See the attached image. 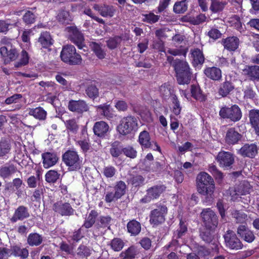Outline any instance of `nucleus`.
<instances>
[{"mask_svg": "<svg viewBox=\"0 0 259 259\" xmlns=\"http://www.w3.org/2000/svg\"><path fill=\"white\" fill-rule=\"evenodd\" d=\"M198 192L206 196L207 201H212L213 198L214 184L213 179L205 172L199 173L196 178Z\"/></svg>", "mask_w": 259, "mask_h": 259, "instance_id": "f257e3e1", "label": "nucleus"}, {"mask_svg": "<svg viewBox=\"0 0 259 259\" xmlns=\"http://www.w3.org/2000/svg\"><path fill=\"white\" fill-rule=\"evenodd\" d=\"M172 67L176 73L178 82L180 84H188L190 80V72L188 63L176 59Z\"/></svg>", "mask_w": 259, "mask_h": 259, "instance_id": "f03ea898", "label": "nucleus"}, {"mask_svg": "<svg viewBox=\"0 0 259 259\" xmlns=\"http://www.w3.org/2000/svg\"><path fill=\"white\" fill-rule=\"evenodd\" d=\"M60 57L64 62L71 65H79L82 62L81 56L76 53L75 48L71 45L63 47Z\"/></svg>", "mask_w": 259, "mask_h": 259, "instance_id": "7ed1b4c3", "label": "nucleus"}, {"mask_svg": "<svg viewBox=\"0 0 259 259\" xmlns=\"http://www.w3.org/2000/svg\"><path fill=\"white\" fill-rule=\"evenodd\" d=\"M62 160L69 171L78 170L82 165V159L77 152L73 150H67L62 155Z\"/></svg>", "mask_w": 259, "mask_h": 259, "instance_id": "20e7f679", "label": "nucleus"}, {"mask_svg": "<svg viewBox=\"0 0 259 259\" xmlns=\"http://www.w3.org/2000/svg\"><path fill=\"white\" fill-rule=\"evenodd\" d=\"M138 120L133 116H128L123 117L117 126V130L119 134L122 135H127L133 131H136L138 128Z\"/></svg>", "mask_w": 259, "mask_h": 259, "instance_id": "39448f33", "label": "nucleus"}, {"mask_svg": "<svg viewBox=\"0 0 259 259\" xmlns=\"http://www.w3.org/2000/svg\"><path fill=\"white\" fill-rule=\"evenodd\" d=\"M167 212V208L165 205L163 203L157 204L156 208L150 212V223L154 226H158L164 223Z\"/></svg>", "mask_w": 259, "mask_h": 259, "instance_id": "423d86ee", "label": "nucleus"}, {"mask_svg": "<svg viewBox=\"0 0 259 259\" xmlns=\"http://www.w3.org/2000/svg\"><path fill=\"white\" fill-rule=\"evenodd\" d=\"M219 115L223 118H228L236 122L241 119L242 112L238 105H234L231 107H222L219 112Z\"/></svg>", "mask_w": 259, "mask_h": 259, "instance_id": "0eeeda50", "label": "nucleus"}, {"mask_svg": "<svg viewBox=\"0 0 259 259\" xmlns=\"http://www.w3.org/2000/svg\"><path fill=\"white\" fill-rule=\"evenodd\" d=\"M223 237L225 245L228 248L237 250L243 248V245L242 242L232 230L227 231L223 235Z\"/></svg>", "mask_w": 259, "mask_h": 259, "instance_id": "6e6552de", "label": "nucleus"}, {"mask_svg": "<svg viewBox=\"0 0 259 259\" xmlns=\"http://www.w3.org/2000/svg\"><path fill=\"white\" fill-rule=\"evenodd\" d=\"M138 141L143 149H151L161 152L160 146L156 141L151 140L150 134L147 131L140 133Z\"/></svg>", "mask_w": 259, "mask_h": 259, "instance_id": "1a4fd4ad", "label": "nucleus"}, {"mask_svg": "<svg viewBox=\"0 0 259 259\" xmlns=\"http://www.w3.org/2000/svg\"><path fill=\"white\" fill-rule=\"evenodd\" d=\"M69 39L81 49L85 46L84 39L83 34L75 26H70L66 28Z\"/></svg>", "mask_w": 259, "mask_h": 259, "instance_id": "9d476101", "label": "nucleus"}, {"mask_svg": "<svg viewBox=\"0 0 259 259\" xmlns=\"http://www.w3.org/2000/svg\"><path fill=\"white\" fill-rule=\"evenodd\" d=\"M201 217L206 228L215 229L217 227L218 217L210 208L203 209L201 213Z\"/></svg>", "mask_w": 259, "mask_h": 259, "instance_id": "9b49d317", "label": "nucleus"}, {"mask_svg": "<svg viewBox=\"0 0 259 259\" xmlns=\"http://www.w3.org/2000/svg\"><path fill=\"white\" fill-rule=\"evenodd\" d=\"M166 187L162 185H156L148 189L146 195L140 200L143 203L150 202L152 200L157 199L165 191Z\"/></svg>", "mask_w": 259, "mask_h": 259, "instance_id": "f8f14e48", "label": "nucleus"}, {"mask_svg": "<svg viewBox=\"0 0 259 259\" xmlns=\"http://www.w3.org/2000/svg\"><path fill=\"white\" fill-rule=\"evenodd\" d=\"M237 153L243 157L252 158L258 153V146L255 143H245L238 150Z\"/></svg>", "mask_w": 259, "mask_h": 259, "instance_id": "ddd939ff", "label": "nucleus"}, {"mask_svg": "<svg viewBox=\"0 0 259 259\" xmlns=\"http://www.w3.org/2000/svg\"><path fill=\"white\" fill-rule=\"evenodd\" d=\"M251 190V186L247 181H242L236 185L235 187L230 190V195L232 199L235 200L237 197L236 196H240L246 195L250 193Z\"/></svg>", "mask_w": 259, "mask_h": 259, "instance_id": "4468645a", "label": "nucleus"}, {"mask_svg": "<svg viewBox=\"0 0 259 259\" xmlns=\"http://www.w3.org/2000/svg\"><path fill=\"white\" fill-rule=\"evenodd\" d=\"M214 229V228L205 227L200 232V236L201 238L206 243L217 245L218 238Z\"/></svg>", "mask_w": 259, "mask_h": 259, "instance_id": "2eb2a0df", "label": "nucleus"}, {"mask_svg": "<svg viewBox=\"0 0 259 259\" xmlns=\"http://www.w3.org/2000/svg\"><path fill=\"white\" fill-rule=\"evenodd\" d=\"M216 159L220 165L224 167H230L234 162L233 154L224 151H221L218 153Z\"/></svg>", "mask_w": 259, "mask_h": 259, "instance_id": "dca6fc26", "label": "nucleus"}, {"mask_svg": "<svg viewBox=\"0 0 259 259\" xmlns=\"http://www.w3.org/2000/svg\"><path fill=\"white\" fill-rule=\"evenodd\" d=\"M54 210L61 215L69 216L73 214L74 210L71 205L67 202L59 201L53 205Z\"/></svg>", "mask_w": 259, "mask_h": 259, "instance_id": "f3484780", "label": "nucleus"}, {"mask_svg": "<svg viewBox=\"0 0 259 259\" xmlns=\"http://www.w3.org/2000/svg\"><path fill=\"white\" fill-rule=\"evenodd\" d=\"M237 233L241 238L248 243L253 242L255 238L252 231L250 230L245 225H239L237 228Z\"/></svg>", "mask_w": 259, "mask_h": 259, "instance_id": "a211bd4d", "label": "nucleus"}, {"mask_svg": "<svg viewBox=\"0 0 259 259\" xmlns=\"http://www.w3.org/2000/svg\"><path fill=\"white\" fill-rule=\"evenodd\" d=\"M68 107L70 111L78 113H82L89 110L88 105L83 100H71L68 103Z\"/></svg>", "mask_w": 259, "mask_h": 259, "instance_id": "6ab92c4d", "label": "nucleus"}, {"mask_svg": "<svg viewBox=\"0 0 259 259\" xmlns=\"http://www.w3.org/2000/svg\"><path fill=\"white\" fill-rule=\"evenodd\" d=\"M242 137V135L234 128L231 127L227 130L225 140L228 145H235L241 140Z\"/></svg>", "mask_w": 259, "mask_h": 259, "instance_id": "aec40b11", "label": "nucleus"}, {"mask_svg": "<svg viewBox=\"0 0 259 259\" xmlns=\"http://www.w3.org/2000/svg\"><path fill=\"white\" fill-rule=\"evenodd\" d=\"M9 252L10 256L13 255L21 259H26L29 255V251L26 248L18 245L11 246Z\"/></svg>", "mask_w": 259, "mask_h": 259, "instance_id": "412c9836", "label": "nucleus"}, {"mask_svg": "<svg viewBox=\"0 0 259 259\" xmlns=\"http://www.w3.org/2000/svg\"><path fill=\"white\" fill-rule=\"evenodd\" d=\"M43 159V166L45 168H49L54 165L58 161L59 158L55 153L46 152L41 155Z\"/></svg>", "mask_w": 259, "mask_h": 259, "instance_id": "4be33fe9", "label": "nucleus"}, {"mask_svg": "<svg viewBox=\"0 0 259 259\" xmlns=\"http://www.w3.org/2000/svg\"><path fill=\"white\" fill-rule=\"evenodd\" d=\"M250 123L255 134L259 136V110L252 109L249 112Z\"/></svg>", "mask_w": 259, "mask_h": 259, "instance_id": "5701e85b", "label": "nucleus"}, {"mask_svg": "<svg viewBox=\"0 0 259 259\" xmlns=\"http://www.w3.org/2000/svg\"><path fill=\"white\" fill-rule=\"evenodd\" d=\"M108 130L109 125L103 121L96 122L93 127L94 134L99 137H104Z\"/></svg>", "mask_w": 259, "mask_h": 259, "instance_id": "b1692460", "label": "nucleus"}, {"mask_svg": "<svg viewBox=\"0 0 259 259\" xmlns=\"http://www.w3.org/2000/svg\"><path fill=\"white\" fill-rule=\"evenodd\" d=\"M222 44L224 48L229 51L236 50L239 46V40L236 36L228 37L222 40Z\"/></svg>", "mask_w": 259, "mask_h": 259, "instance_id": "393cba45", "label": "nucleus"}, {"mask_svg": "<svg viewBox=\"0 0 259 259\" xmlns=\"http://www.w3.org/2000/svg\"><path fill=\"white\" fill-rule=\"evenodd\" d=\"M97 111L102 115L110 119L113 118L115 115L110 105L104 104L96 107Z\"/></svg>", "mask_w": 259, "mask_h": 259, "instance_id": "a878e982", "label": "nucleus"}, {"mask_svg": "<svg viewBox=\"0 0 259 259\" xmlns=\"http://www.w3.org/2000/svg\"><path fill=\"white\" fill-rule=\"evenodd\" d=\"M29 217L28 208L24 206H19L15 211L11 221L16 222L18 220H23Z\"/></svg>", "mask_w": 259, "mask_h": 259, "instance_id": "bb28decb", "label": "nucleus"}, {"mask_svg": "<svg viewBox=\"0 0 259 259\" xmlns=\"http://www.w3.org/2000/svg\"><path fill=\"white\" fill-rule=\"evenodd\" d=\"M204 73L207 77L213 80H219L222 77L221 70L215 67L206 68Z\"/></svg>", "mask_w": 259, "mask_h": 259, "instance_id": "cd10ccee", "label": "nucleus"}, {"mask_svg": "<svg viewBox=\"0 0 259 259\" xmlns=\"http://www.w3.org/2000/svg\"><path fill=\"white\" fill-rule=\"evenodd\" d=\"M28 114L33 116L35 119L44 120L46 118L47 112L42 107H38L35 108H29Z\"/></svg>", "mask_w": 259, "mask_h": 259, "instance_id": "c85d7f7f", "label": "nucleus"}, {"mask_svg": "<svg viewBox=\"0 0 259 259\" xmlns=\"http://www.w3.org/2000/svg\"><path fill=\"white\" fill-rule=\"evenodd\" d=\"M0 53L3 57H7L10 61L15 60L18 57V53L16 49L11 47H2L0 48Z\"/></svg>", "mask_w": 259, "mask_h": 259, "instance_id": "c756f323", "label": "nucleus"}, {"mask_svg": "<svg viewBox=\"0 0 259 259\" xmlns=\"http://www.w3.org/2000/svg\"><path fill=\"white\" fill-rule=\"evenodd\" d=\"M14 164H6L0 168V177L4 179L8 178L17 171Z\"/></svg>", "mask_w": 259, "mask_h": 259, "instance_id": "7c9ffc66", "label": "nucleus"}, {"mask_svg": "<svg viewBox=\"0 0 259 259\" xmlns=\"http://www.w3.org/2000/svg\"><path fill=\"white\" fill-rule=\"evenodd\" d=\"M90 46L92 50L99 59H103L105 58L106 53L102 45L93 41L90 43Z\"/></svg>", "mask_w": 259, "mask_h": 259, "instance_id": "2f4dec72", "label": "nucleus"}, {"mask_svg": "<svg viewBox=\"0 0 259 259\" xmlns=\"http://www.w3.org/2000/svg\"><path fill=\"white\" fill-rule=\"evenodd\" d=\"M126 227L128 232L132 235L136 236L141 232V224L135 220L130 221Z\"/></svg>", "mask_w": 259, "mask_h": 259, "instance_id": "473e14b6", "label": "nucleus"}, {"mask_svg": "<svg viewBox=\"0 0 259 259\" xmlns=\"http://www.w3.org/2000/svg\"><path fill=\"white\" fill-rule=\"evenodd\" d=\"M139 253V250L137 247L131 246L125 251L121 252L120 256L123 259H133L137 257Z\"/></svg>", "mask_w": 259, "mask_h": 259, "instance_id": "72a5a7b5", "label": "nucleus"}, {"mask_svg": "<svg viewBox=\"0 0 259 259\" xmlns=\"http://www.w3.org/2000/svg\"><path fill=\"white\" fill-rule=\"evenodd\" d=\"M42 236L36 233H30L27 239V243L31 246H38L42 243Z\"/></svg>", "mask_w": 259, "mask_h": 259, "instance_id": "f704fd0d", "label": "nucleus"}, {"mask_svg": "<svg viewBox=\"0 0 259 259\" xmlns=\"http://www.w3.org/2000/svg\"><path fill=\"white\" fill-rule=\"evenodd\" d=\"M210 1L211 4L209 9L213 13H218L222 11L228 4V2L225 0Z\"/></svg>", "mask_w": 259, "mask_h": 259, "instance_id": "c9c22d12", "label": "nucleus"}, {"mask_svg": "<svg viewBox=\"0 0 259 259\" xmlns=\"http://www.w3.org/2000/svg\"><path fill=\"white\" fill-rule=\"evenodd\" d=\"M116 8L113 6L104 5L99 9L100 15L104 17H112L116 12Z\"/></svg>", "mask_w": 259, "mask_h": 259, "instance_id": "e433bc0d", "label": "nucleus"}, {"mask_svg": "<svg viewBox=\"0 0 259 259\" xmlns=\"http://www.w3.org/2000/svg\"><path fill=\"white\" fill-rule=\"evenodd\" d=\"M191 54L194 65L202 64L204 62V57L202 51L200 49H194L191 50Z\"/></svg>", "mask_w": 259, "mask_h": 259, "instance_id": "4c0bfd02", "label": "nucleus"}, {"mask_svg": "<svg viewBox=\"0 0 259 259\" xmlns=\"http://www.w3.org/2000/svg\"><path fill=\"white\" fill-rule=\"evenodd\" d=\"M12 149L11 143L7 140L0 141V158H3L10 153Z\"/></svg>", "mask_w": 259, "mask_h": 259, "instance_id": "58836bf2", "label": "nucleus"}, {"mask_svg": "<svg viewBox=\"0 0 259 259\" xmlns=\"http://www.w3.org/2000/svg\"><path fill=\"white\" fill-rule=\"evenodd\" d=\"M234 89L233 84L228 81L224 82L220 85L219 93L222 97L227 96Z\"/></svg>", "mask_w": 259, "mask_h": 259, "instance_id": "ea45409f", "label": "nucleus"}, {"mask_svg": "<svg viewBox=\"0 0 259 259\" xmlns=\"http://www.w3.org/2000/svg\"><path fill=\"white\" fill-rule=\"evenodd\" d=\"M191 92L192 96L195 99L200 102L205 101L206 100L205 96L202 93L200 87L197 85H191Z\"/></svg>", "mask_w": 259, "mask_h": 259, "instance_id": "a19ab883", "label": "nucleus"}, {"mask_svg": "<svg viewBox=\"0 0 259 259\" xmlns=\"http://www.w3.org/2000/svg\"><path fill=\"white\" fill-rule=\"evenodd\" d=\"M119 198H120L115 192L113 187H108L106 189L105 192V201L107 203H110L113 201H115Z\"/></svg>", "mask_w": 259, "mask_h": 259, "instance_id": "79ce46f5", "label": "nucleus"}, {"mask_svg": "<svg viewBox=\"0 0 259 259\" xmlns=\"http://www.w3.org/2000/svg\"><path fill=\"white\" fill-rule=\"evenodd\" d=\"M244 72L250 77L251 79L259 80V66H248L244 70Z\"/></svg>", "mask_w": 259, "mask_h": 259, "instance_id": "37998d69", "label": "nucleus"}, {"mask_svg": "<svg viewBox=\"0 0 259 259\" xmlns=\"http://www.w3.org/2000/svg\"><path fill=\"white\" fill-rule=\"evenodd\" d=\"M123 147L119 141H115L111 145L110 153L113 157H117L122 153Z\"/></svg>", "mask_w": 259, "mask_h": 259, "instance_id": "c03bdc74", "label": "nucleus"}, {"mask_svg": "<svg viewBox=\"0 0 259 259\" xmlns=\"http://www.w3.org/2000/svg\"><path fill=\"white\" fill-rule=\"evenodd\" d=\"M52 40L50 34L47 31L42 32L38 39L39 42L45 48H47L52 45Z\"/></svg>", "mask_w": 259, "mask_h": 259, "instance_id": "a18cd8bd", "label": "nucleus"}, {"mask_svg": "<svg viewBox=\"0 0 259 259\" xmlns=\"http://www.w3.org/2000/svg\"><path fill=\"white\" fill-rule=\"evenodd\" d=\"M188 0H180L177 2L174 6V11L177 14H182L185 12L188 9Z\"/></svg>", "mask_w": 259, "mask_h": 259, "instance_id": "49530a36", "label": "nucleus"}, {"mask_svg": "<svg viewBox=\"0 0 259 259\" xmlns=\"http://www.w3.org/2000/svg\"><path fill=\"white\" fill-rule=\"evenodd\" d=\"M231 22L232 23V26L240 32L242 33L245 31V26L242 24L240 18L238 16H233L231 18Z\"/></svg>", "mask_w": 259, "mask_h": 259, "instance_id": "de8ad7c7", "label": "nucleus"}, {"mask_svg": "<svg viewBox=\"0 0 259 259\" xmlns=\"http://www.w3.org/2000/svg\"><path fill=\"white\" fill-rule=\"evenodd\" d=\"M122 41L121 37L119 36H115L110 37L106 41L107 47L111 50L116 49L121 43Z\"/></svg>", "mask_w": 259, "mask_h": 259, "instance_id": "09e8293b", "label": "nucleus"}, {"mask_svg": "<svg viewBox=\"0 0 259 259\" xmlns=\"http://www.w3.org/2000/svg\"><path fill=\"white\" fill-rule=\"evenodd\" d=\"M66 128L69 132L76 134L78 131L79 126L75 119H70L65 122Z\"/></svg>", "mask_w": 259, "mask_h": 259, "instance_id": "8fccbe9b", "label": "nucleus"}, {"mask_svg": "<svg viewBox=\"0 0 259 259\" xmlns=\"http://www.w3.org/2000/svg\"><path fill=\"white\" fill-rule=\"evenodd\" d=\"M170 100L173 104V113L176 115H179L181 111V107L180 106V102L178 100L177 97L175 94H171L170 96Z\"/></svg>", "mask_w": 259, "mask_h": 259, "instance_id": "3c124183", "label": "nucleus"}, {"mask_svg": "<svg viewBox=\"0 0 259 259\" xmlns=\"http://www.w3.org/2000/svg\"><path fill=\"white\" fill-rule=\"evenodd\" d=\"M60 175L57 171L50 170L45 175L46 180L49 183H54L59 179Z\"/></svg>", "mask_w": 259, "mask_h": 259, "instance_id": "603ef678", "label": "nucleus"}, {"mask_svg": "<svg viewBox=\"0 0 259 259\" xmlns=\"http://www.w3.org/2000/svg\"><path fill=\"white\" fill-rule=\"evenodd\" d=\"M97 215L98 213L97 211L95 210H92L89 214L82 227H84L86 228H91L95 223Z\"/></svg>", "mask_w": 259, "mask_h": 259, "instance_id": "864d4df0", "label": "nucleus"}, {"mask_svg": "<svg viewBox=\"0 0 259 259\" xmlns=\"http://www.w3.org/2000/svg\"><path fill=\"white\" fill-rule=\"evenodd\" d=\"M126 188L125 183L123 181H119L116 183L113 189L118 196L121 198L125 194Z\"/></svg>", "mask_w": 259, "mask_h": 259, "instance_id": "5fc2aeb1", "label": "nucleus"}, {"mask_svg": "<svg viewBox=\"0 0 259 259\" xmlns=\"http://www.w3.org/2000/svg\"><path fill=\"white\" fill-rule=\"evenodd\" d=\"M57 18L62 24L68 23L71 21L69 12L64 10H61L59 12Z\"/></svg>", "mask_w": 259, "mask_h": 259, "instance_id": "6e6d98bb", "label": "nucleus"}, {"mask_svg": "<svg viewBox=\"0 0 259 259\" xmlns=\"http://www.w3.org/2000/svg\"><path fill=\"white\" fill-rule=\"evenodd\" d=\"M110 246L113 250L119 251L123 248L124 242L121 239L115 238L111 241Z\"/></svg>", "mask_w": 259, "mask_h": 259, "instance_id": "4d7b16f0", "label": "nucleus"}, {"mask_svg": "<svg viewBox=\"0 0 259 259\" xmlns=\"http://www.w3.org/2000/svg\"><path fill=\"white\" fill-rule=\"evenodd\" d=\"M76 254L80 258L87 257L91 254V250L87 246L80 245L77 249Z\"/></svg>", "mask_w": 259, "mask_h": 259, "instance_id": "13d9d810", "label": "nucleus"}, {"mask_svg": "<svg viewBox=\"0 0 259 259\" xmlns=\"http://www.w3.org/2000/svg\"><path fill=\"white\" fill-rule=\"evenodd\" d=\"M232 215L236 223H238L243 224L247 219V214L244 212L239 210L234 211Z\"/></svg>", "mask_w": 259, "mask_h": 259, "instance_id": "bf43d9fd", "label": "nucleus"}, {"mask_svg": "<svg viewBox=\"0 0 259 259\" xmlns=\"http://www.w3.org/2000/svg\"><path fill=\"white\" fill-rule=\"evenodd\" d=\"M187 232V227L185 223L180 221V226L176 232L175 235L177 238H181Z\"/></svg>", "mask_w": 259, "mask_h": 259, "instance_id": "052dcab7", "label": "nucleus"}, {"mask_svg": "<svg viewBox=\"0 0 259 259\" xmlns=\"http://www.w3.org/2000/svg\"><path fill=\"white\" fill-rule=\"evenodd\" d=\"M143 21L149 23H156L159 19V16L155 15L153 13L143 14Z\"/></svg>", "mask_w": 259, "mask_h": 259, "instance_id": "680f3d73", "label": "nucleus"}, {"mask_svg": "<svg viewBox=\"0 0 259 259\" xmlns=\"http://www.w3.org/2000/svg\"><path fill=\"white\" fill-rule=\"evenodd\" d=\"M243 93L244 98L246 99H253L256 95V93L251 85L246 86L243 90Z\"/></svg>", "mask_w": 259, "mask_h": 259, "instance_id": "e2e57ef3", "label": "nucleus"}, {"mask_svg": "<svg viewBox=\"0 0 259 259\" xmlns=\"http://www.w3.org/2000/svg\"><path fill=\"white\" fill-rule=\"evenodd\" d=\"M111 221V217L109 216L100 217L98 220V225L101 228H107L110 229V225Z\"/></svg>", "mask_w": 259, "mask_h": 259, "instance_id": "0e129e2a", "label": "nucleus"}, {"mask_svg": "<svg viewBox=\"0 0 259 259\" xmlns=\"http://www.w3.org/2000/svg\"><path fill=\"white\" fill-rule=\"evenodd\" d=\"M29 57L26 51L23 50L21 54V59L19 62L15 64V67H19L26 65L28 63Z\"/></svg>", "mask_w": 259, "mask_h": 259, "instance_id": "69168bd1", "label": "nucleus"}, {"mask_svg": "<svg viewBox=\"0 0 259 259\" xmlns=\"http://www.w3.org/2000/svg\"><path fill=\"white\" fill-rule=\"evenodd\" d=\"M85 92L87 95L90 97L92 98H95L98 96L99 92L98 89L97 88L96 85L94 84L89 85L86 90Z\"/></svg>", "mask_w": 259, "mask_h": 259, "instance_id": "338daca9", "label": "nucleus"}, {"mask_svg": "<svg viewBox=\"0 0 259 259\" xmlns=\"http://www.w3.org/2000/svg\"><path fill=\"white\" fill-rule=\"evenodd\" d=\"M35 19V15L29 11H27L23 17L24 22L27 24H30L34 23Z\"/></svg>", "mask_w": 259, "mask_h": 259, "instance_id": "774afa93", "label": "nucleus"}]
</instances>
